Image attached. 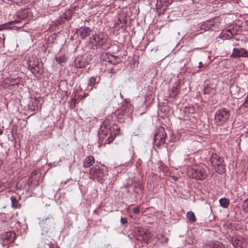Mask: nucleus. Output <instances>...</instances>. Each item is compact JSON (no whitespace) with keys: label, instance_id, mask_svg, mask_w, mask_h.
<instances>
[{"label":"nucleus","instance_id":"b1692460","mask_svg":"<svg viewBox=\"0 0 248 248\" xmlns=\"http://www.w3.org/2000/svg\"><path fill=\"white\" fill-rule=\"evenodd\" d=\"M121 222L122 224H125L127 223V219L125 217H121Z\"/></svg>","mask_w":248,"mask_h":248},{"label":"nucleus","instance_id":"6ab92c4d","mask_svg":"<svg viewBox=\"0 0 248 248\" xmlns=\"http://www.w3.org/2000/svg\"><path fill=\"white\" fill-rule=\"evenodd\" d=\"M186 217L191 222H194L196 220L194 213L192 211H189L186 214Z\"/></svg>","mask_w":248,"mask_h":248},{"label":"nucleus","instance_id":"f03ea898","mask_svg":"<svg viewBox=\"0 0 248 248\" xmlns=\"http://www.w3.org/2000/svg\"><path fill=\"white\" fill-rule=\"evenodd\" d=\"M210 163L216 170L219 174L225 172V165L223 160L217 154H213L210 157Z\"/></svg>","mask_w":248,"mask_h":248},{"label":"nucleus","instance_id":"20e7f679","mask_svg":"<svg viewBox=\"0 0 248 248\" xmlns=\"http://www.w3.org/2000/svg\"><path fill=\"white\" fill-rule=\"evenodd\" d=\"M166 137L167 134L165 132L164 128L162 126H159L156 129L154 136L155 144L158 147L164 145L165 143Z\"/></svg>","mask_w":248,"mask_h":248},{"label":"nucleus","instance_id":"6e6552de","mask_svg":"<svg viewBox=\"0 0 248 248\" xmlns=\"http://www.w3.org/2000/svg\"><path fill=\"white\" fill-rule=\"evenodd\" d=\"M233 58L248 57V51L244 48H234L231 54Z\"/></svg>","mask_w":248,"mask_h":248},{"label":"nucleus","instance_id":"bb28decb","mask_svg":"<svg viewBox=\"0 0 248 248\" xmlns=\"http://www.w3.org/2000/svg\"><path fill=\"white\" fill-rule=\"evenodd\" d=\"M133 211L135 214H139L140 213V208L139 207H137L133 209Z\"/></svg>","mask_w":248,"mask_h":248},{"label":"nucleus","instance_id":"a211bd4d","mask_svg":"<svg viewBox=\"0 0 248 248\" xmlns=\"http://www.w3.org/2000/svg\"><path fill=\"white\" fill-rule=\"evenodd\" d=\"M75 65L78 68H82L85 66L86 62L79 59H77L75 62Z\"/></svg>","mask_w":248,"mask_h":248},{"label":"nucleus","instance_id":"7c9ffc66","mask_svg":"<svg viewBox=\"0 0 248 248\" xmlns=\"http://www.w3.org/2000/svg\"><path fill=\"white\" fill-rule=\"evenodd\" d=\"M3 29V27L2 26H0V31Z\"/></svg>","mask_w":248,"mask_h":248},{"label":"nucleus","instance_id":"a878e982","mask_svg":"<svg viewBox=\"0 0 248 248\" xmlns=\"http://www.w3.org/2000/svg\"><path fill=\"white\" fill-rule=\"evenodd\" d=\"M243 105L245 107L248 108V95L247 96V98L245 99Z\"/></svg>","mask_w":248,"mask_h":248},{"label":"nucleus","instance_id":"412c9836","mask_svg":"<svg viewBox=\"0 0 248 248\" xmlns=\"http://www.w3.org/2000/svg\"><path fill=\"white\" fill-rule=\"evenodd\" d=\"M242 209L245 212H248V198L243 202Z\"/></svg>","mask_w":248,"mask_h":248},{"label":"nucleus","instance_id":"9d476101","mask_svg":"<svg viewBox=\"0 0 248 248\" xmlns=\"http://www.w3.org/2000/svg\"><path fill=\"white\" fill-rule=\"evenodd\" d=\"M180 90V83L178 82H175L170 89V96L174 97L178 94Z\"/></svg>","mask_w":248,"mask_h":248},{"label":"nucleus","instance_id":"4468645a","mask_svg":"<svg viewBox=\"0 0 248 248\" xmlns=\"http://www.w3.org/2000/svg\"><path fill=\"white\" fill-rule=\"evenodd\" d=\"M31 71L36 77L42 75L43 73V69L37 65L32 67Z\"/></svg>","mask_w":248,"mask_h":248},{"label":"nucleus","instance_id":"f8f14e48","mask_svg":"<svg viewBox=\"0 0 248 248\" xmlns=\"http://www.w3.org/2000/svg\"><path fill=\"white\" fill-rule=\"evenodd\" d=\"M232 37L233 33L232 32L231 30L223 31L220 33V37H221L223 39H229L232 38Z\"/></svg>","mask_w":248,"mask_h":248},{"label":"nucleus","instance_id":"1a4fd4ad","mask_svg":"<svg viewBox=\"0 0 248 248\" xmlns=\"http://www.w3.org/2000/svg\"><path fill=\"white\" fill-rule=\"evenodd\" d=\"M91 31V30L90 28L88 27H81L78 30V33L81 38L84 39L90 35Z\"/></svg>","mask_w":248,"mask_h":248},{"label":"nucleus","instance_id":"7ed1b4c3","mask_svg":"<svg viewBox=\"0 0 248 248\" xmlns=\"http://www.w3.org/2000/svg\"><path fill=\"white\" fill-rule=\"evenodd\" d=\"M229 111L225 108L217 110L215 115V121L217 125H221L224 124L229 119Z\"/></svg>","mask_w":248,"mask_h":248},{"label":"nucleus","instance_id":"c756f323","mask_svg":"<svg viewBox=\"0 0 248 248\" xmlns=\"http://www.w3.org/2000/svg\"><path fill=\"white\" fill-rule=\"evenodd\" d=\"M203 66V63L202 62H200L199 63V68H202Z\"/></svg>","mask_w":248,"mask_h":248},{"label":"nucleus","instance_id":"c85d7f7f","mask_svg":"<svg viewBox=\"0 0 248 248\" xmlns=\"http://www.w3.org/2000/svg\"><path fill=\"white\" fill-rule=\"evenodd\" d=\"M170 178H171L172 180H173L174 181H177V180H178V179L177 177H176V176H174V175H173V176H170Z\"/></svg>","mask_w":248,"mask_h":248},{"label":"nucleus","instance_id":"aec40b11","mask_svg":"<svg viewBox=\"0 0 248 248\" xmlns=\"http://www.w3.org/2000/svg\"><path fill=\"white\" fill-rule=\"evenodd\" d=\"M67 60V57L64 56H61L57 58H56V60L60 64H62V63L65 62Z\"/></svg>","mask_w":248,"mask_h":248},{"label":"nucleus","instance_id":"72a5a7b5","mask_svg":"<svg viewBox=\"0 0 248 248\" xmlns=\"http://www.w3.org/2000/svg\"><path fill=\"white\" fill-rule=\"evenodd\" d=\"M103 125H101L100 128H101V129H102V128H103Z\"/></svg>","mask_w":248,"mask_h":248},{"label":"nucleus","instance_id":"5701e85b","mask_svg":"<svg viewBox=\"0 0 248 248\" xmlns=\"http://www.w3.org/2000/svg\"><path fill=\"white\" fill-rule=\"evenodd\" d=\"M212 248H224V246L222 243L219 242H217L214 244V246Z\"/></svg>","mask_w":248,"mask_h":248},{"label":"nucleus","instance_id":"ddd939ff","mask_svg":"<svg viewBox=\"0 0 248 248\" xmlns=\"http://www.w3.org/2000/svg\"><path fill=\"white\" fill-rule=\"evenodd\" d=\"M94 158L93 156H87L84 161V167L89 168L94 163Z\"/></svg>","mask_w":248,"mask_h":248},{"label":"nucleus","instance_id":"39448f33","mask_svg":"<svg viewBox=\"0 0 248 248\" xmlns=\"http://www.w3.org/2000/svg\"><path fill=\"white\" fill-rule=\"evenodd\" d=\"M90 177L93 179H97L98 181L100 180L103 177V172L99 168L93 167L90 170Z\"/></svg>","mask_w":248,"mask_h":248},{"label":"nucleus","instance_id":"dca6fc26","mask_svg":"<svg viewBox=\"0 0 248 248\" xmlns=\"http://www.w3.org/2000/svg\"><path fill=\"white\" fill-rule=\"evenodd\" d=\"M40 219H41V221H40L39 224H40V225H41L42 226H44V225L45 223V221H46L47 219H48L49 220H50L51 221V223H53V222H54V219L51 215H48L47 216H44L42 217H41Z\"/></svg>","mask_w":248,"mask_h":248},{"label":"nucleus","instance_id":"f257e3e1","mask_svg":"<svg viewBox=\"0 0 248 248\" xmlns=\"http://www.w3.org/2000/svg\"><path fill=\"white\" fill-rule=\"evenodd\" d=\"M187 173L189 176L199 180H203L207 176L205 169L201 166L196 165L189 167Z\"/></svg>","mask_w":248,"mask_h":248},{"label":"nucleus","instance_id":"cd10ccee","mask_svg":"<svg viewBox=\"0 0 248 248\" xmlns=\"http://www.w3.org/2000/svg\"><path fill=\"white\" fill-rule=\"evenodd\" d=\"M116 71H117V69L116 68H115L114 67H113L110 70L109 72L111 73H116Z\"/></svg>","mask_w":248,"mask_h":248},{"label":"nucleus","instance_id":"393cba45","mask_svg":"<svg viewBox=\"0 0 248 248\" xmlns=\"http://www.w3.org/2000/svg\"><path fill=\"white\" fill-rule=\"evenodd\" d=\"M114 139L113 137H109L107 139L106 142L107 141L108 143H110L113 141Z\"/></svg>","mask_w":248,"mask_h":248},{"label":"nucleus","instance_id":"4be33fe9","mask_svg":"<svg viewBox=\"0 0 248 248\" xmlns=\"http://www.w3.org/2000/svg\"><path fill=\"white\" fill-rule=\"evenodd\" d=\"M98 81H97L96 78L94 77H92L90 78L89 81V85L91 86H93L96 83H97Z\"/></svg>","mask_w":248,"mask_h":248},{"label":"nucleus","instance_id":"2eb2a0df","mask_svg":"<svg viewBox=\"0 0 248 248\" xmlns=\"http://www.w3.org/2000/svg\"><path fill=\"white\" fill-rule=\"evenodd\" d=\"M220 205L223 208H227L230 204V201L228 199L226 198H222L220 199L219 201Z\"/></svg>","mask_w":248,"mask_h":248},{"label":"nucleus","instance_id":"473e14b6","mask_svg":"<svg viewBox=\"0 0 248 248\" xmlns=\"http://www.w3.org/2000/svg\"><path fill=\"white\" fill-rule=\"evenodd\" d=\"M233 46H235L237 45V44L236 43H234V44H233Z\"/></svg>","mask_w":248,"mask_h":248},{"label":"nucleus","instance_id":"9b49d317","mask_svg":"<svg viewBox=\"0 0 248 248\" xmlns=\"http://www.w3.org/2000/svg\"><path fill=\"white\" fill-rule=\"evenodd\" d=\"M102 58L103 61L108 62L112 64H115L117 62V59L115 56L108 53L102 54Z\"/></svg>","mask_w":248,"mask_h":248},{"label":"nucleus","instance_id":"2f4dec72","mask_svg":"<svg viewBox=\"0 0 248 248\" xmlns=\"http://www.w3.org/2000/svg\"><path fill=\"white\" fill-rule=\"evenodd\" d=\"M2 134V131L0 129V135H1Z\"/></svg>","mask_w":248,"mask_h":248},{"label":"nucleus","instance_id":"f3484780","mask_svg":"<svg viewBox=\"0 0 248 248\" xmlns=\"http://www.w3.org/2000/svg\"><path fill=\"white\" fill-rule=\"evenodd\" d=\"M12 202V206L14 208H20L21 205L19 203L16 197L12 196L11 198Z\"/></svg>","mask_w":248,"mask_h":248},{"label":"nucleus","instance_id":"423d86ee","mask_svg":"<svg viewBox=\"0 0 248 248\" xmlns=\"http://www.w3.org/2000/svg\"><path fill=\"white\" fill-rule=\"evenodd\" d=\"M16 234L13 232H8L2 234L1 236L2 245H7L12 242L15 239Z\"/></svg>","mask_w":248,"mask_h":248},{"label":"nucleus","instance_id":"0eeeda50","mask_svg":"<svg viewBox=\"0 0 248 248\" xmlns=\"http://www.w3.org/2000/svg\"><path fill=\"white\" fill-rule=\"evenodd\" d=\"M89 41L93 46H102L105 42L106 39L102 34L93 35L89 39Z\"/></svg>","mask_w":248,"mask_h":248}]
</instances>
